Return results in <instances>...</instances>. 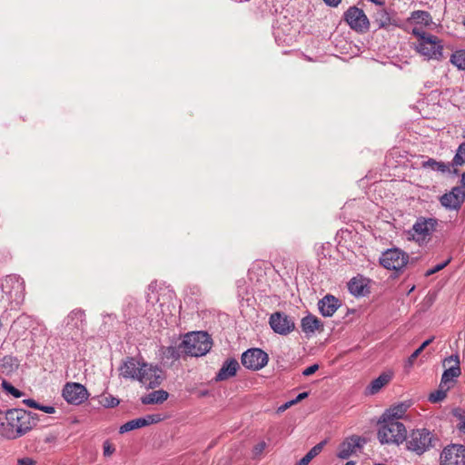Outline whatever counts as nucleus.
I'll list each match as a JSON object with an SVG mask.
<instances>
[{
  "mask_svg": "<svg viewBox=\"0 0 465 465\" xmlns=\"http://www.w3.org/2000/svg\"><path fill=\"white\" fill-rule=\"evenodd\" d=\"M24 402H25L27 406L31 407V408H34V409H36V410H38V408H39V403H38V402H36V401H35V400H33V399H27V400H25V401H24Z\"/></svg>",
  "mask_w": 465,
  "mask_h": 465,
  "instance_id": "obj_47",
  "label": "nucleus"
},
{
  "mask_svg": "<svg viewBox=\"0 0 465 465\" xmlns=\"http://www.w3.org/2000/svg\"><path fill=\"white\" fill-rule=\"evenodd\" d=\"M138 378V381L148 388H155L162 381V371L151 364L144 363Z\"/></svg>",
  "mask_w": 465,
  "mask_h": 465,
  "instance_id": "obj_17",
  "label": "nucleus"
},
{
  "mask_svg": "<svg viewBox=\"0 0 465 465\" xmlns=\"http://www.w3.org/2000/svg\"><path fill=\"white\" fill-rule=\"evenodd\" d=\"M309 395V392L305 391V392H302L300 394L297 395V397L293 400H292L293 401L294 404L302 401V400H304L305 398H307Z\"/></svg>",
  "mask_w": 465,
  "mask_h": 465,
  "instance_id": "obj_48",
  "label": "nucleus"
},
{
  "mask_svg": "<svg viewBox=\"0 0 465 465\" xmlns=\"http://www.w3.org/2000/svg\"><path fill=\"white\" fill-rule=\"evenodd\" d=\"M439 225V221L436 218L419 217L412 225L409 233L412 240L420 245L429 242L434 232H436Z\"/></svg>",
  "mask_w": 465,
  "mask_h": 465,
  "instance_id": "obj_6",
  "label": "nucleus"
},
{
  "mask_svg": "<svg viewBox=\"0 0 465 465\" xmlns=\"http://www.w3.org/2000/svg\"><path fill=\"white\" fill-rule=\"evenodd\" d=\"M143 427L158 423L163 420V417L161 414H149L144 417H141Z\"/></svg>",
  "mask_w": 465,
  "mask_h": 465,
  "instance_id": "obj_38",
  "label": "nucleus"
},
{
  "mask_svg": "<svg viewBox=\"0 0 465 465\" xmlns=\"http://www.w3.org/2000/svg\"><path fill=\"white\" fill-rule=\"evenodd\" d=\"M345 465H355L354 461H347Z\"/></svg>",
  "mask_w": 465,
  "mask_h": 465,
  "instance_id": "obj_53",
  "label": "nucleus"
},
{
  "mask_svg": "<svg viewBox=\"0 0 465 465\" xmlns=\"http://www.w3.org/2000/svg\"><path fill=\"white\" fill-rule=\"evenodd\" d=\"M10 421L12 440L18 439L31 430L38 421L37 414L23 409H12L7 411Z\"/></svg>",
  "mask_w": 465,
  "mask_h": 465,
  "instance_id": "obj_2",
  "label": "nucleus"
},
{
  "mask_svg": "<svg viewBox=\"0 0 465 465\" xmlns=\"http://www.w3.org/2000/svg\"><path fill=\"white\" fill-rule=\"evenodd\" d=\"M451 362H453V365L447 368L442 373L440 380L442 387L446 385L451 388L456 381L455 379L458 378L461 373L460 368V358L458 355H451L446 358L443 361V365L446 366L447 364H450Z\"/></svg>",
  "mask_w": 465,
  "mask_h": 465,
  "instance_id": "obj_15",
  "label": "nucleus"
},
{
  "mask_svg": "<svg viewBox=\"0 0 465 465\" xmlns=\"http://www.w3.org/2000/svg\"><path fill=\"white\" fill-rule=\"evenodd\" d=\"M212 344V339L205 331L187 333L182 341L184 354L195 357L205 355L211 350Z\"/></svg>",
  "mask_w": 465,
  "mask_h": 465,
  "instance_id": "obj_4",
  "label": "nucleus"
},
{
  "mask_svg": "<svg viewBox=\"0 0 465 465\" xmlns=\"http://www.w3.org/2000/svg\"><path fill=\"white\" fill-rule=\"evenodd\" d=\"M408 258V255L402 251L390 249L382 253L380 262L388 270L400 271L407 264Z\"/></svg>",
  "mask_w": 465,
  "mask_h": 465,
  "instance_id": "obj_10",
  "label": "nucleus"
},
{
  "mask_svg": "<svg viewBox=\"0 0 465 465\" xmlns=\"http://www.w3.org/2000/svg\"><path fill=\"white\" fill-rule=\"evenodd\" d=\"M267 444L265 441H261L259 443H257L253 449H252V454L254 457H258L260 455H262V453L263 452V450H265Z\"/></svg>",
  "mask_w": 465,
  "mask_h": 465,
  "instance_id": "obj_42",
  "label": "nucleus"
},
{
  "mask_svg": "<svg viewBox=\"0 0 465 465\" xmlns=\"http://www.w3.org/2000/svg\"><path fill=\"white\" fill-rule=\"evenodd\" d=\"M344 19L351 28L355 31L364 32L369 28L370 23L368 17L361 9L356 6H351L344 13Z\"/></svg>",
  "mask_w": 465,
  "mask_h": 465,
  "instance_id": "obj_12",
  "label": "nucleus"
},
{
  "mask_svg": "<svg viewBox=\"0 0 465 465\" xmlns=\"http://www.w3.org/2000/svg\"><path fill=\"white\" fill-rule=\"evenodd\" d=\"M142 423L143 422H142L141 418L131 420L125 422L124 424H123L119 428V432L120 433H125V432L136 430V429L143 428V424Z\"/></svg>",
  "mask_w": 465,
  "mask_h": 465,
  "instance_id": "obj_35",
  "label": "nucleus"
},
{
  "mask_svg": "<svg viewBox=\"0 0 465 465\" xmlns=\"http://www.w3.org/2000/svg\"><path fill=\"white\" fill-rule=\"evenodd\" d=\"M114 450V447L108 440L104 442V455L105 457L111 456Z\"/></svg>",
  "mask_w": 465,
  "mask_h": 465,
  "instance_id": "obj_43",
  "label": "nucleus"
},
{
  "mask_svg": "<svg viewBox=\"0 0 465 465\" xmlns=\"http://www.w3.org/2000/svg\"><path fill=\"white\" fill-rule=\"evenodd\" d=\"M450 389V388L446 385L442 387V384L440 383L439 389L430 394V401L436 403L443 401L446 398L447 392Z\"/></svg>",
  "mask_w": 465,
  "mask_h": 465,
  "instance_id": "obj_33",
  "label": "nucleus"
},
{
  "mask_svg": "<svg viewBox=\"0 0 465 465\" xmlns=\"http://www.w3.org/2000/svg\"><path fill=\"white\" fill-rule=\"evenodd\" d=\"M411 19L424 25H429L431 22L430 15L426 11L420 10L412 12Z\"/></svg>",
  "mask_w": 465,
  "mask_h": 465,
  "instance_id": "obj_36",
  "label": "nucleus"
},
{
  "mask_svg": "<svg viewBox=\"0 0 465 465\" xmlns=\"http://www.w3.org/2000/svg\"><path fill=\"white\" fill-rule=\"evenodd\" d=\"M465 163V142L460 143L453 158L452 165L459 166Z\"/></svg>",
  "mask_w": 465,
  "mask_h": 465,
  "instance_id": "obj_37",
  "label": "nucleus"
},
{
  "mask_svg": "<svg viewBox=\"0 0 465 465\" xmlns=\"http://www.w3.org/2000/svg\"><path fill=\"white\" fill-rule=\"evenodd\" d=\"M63 397L68 403L78 405L88 398V392L84 385L69 382L63 389Z\"/></svg>",
  "mask_w": 465,
  "mask_h": 465,
  "instance_id": "obj_14",
  "label": "nucleus"
},
{
  "mask_svg": "<svg viewBox=\"0 0 465 465\" xmlns=\"http://www.w3.org/2000/svg\"><path fill=\"white\" fill-rule=\"evenodd\" d=\"M1 288L10 299L18 301L23 298L25 282L20 276L12 274L3 279Z\"/></svg>",
  "mask_w": 465,
  "mask_h": 465,
  "instance_id": "obj_11",
  "label": "nucleus"
},
{
  "mask_svg": "<svg viewBox=\"0 0 465 465\" xmlns=\"http://www.w3.org/2000/svg\"><path fill=\"white\" fill-rule=\"evenodd\" d=\"M465 200V191L460 187H453L449 193L440 198V204L448 210L457 211Z\"/></svg>",
  "mask_w": 465,
  "mask_h": 465,
  "instance_id": "obj_16",
  "label": "nucleus"
},
{
  "mask_svg": "<svg viewBox=\"0 0 465 465\" xmlns=\"http://www.w3.org/2000/svg\"><path fill=\"white\" fill-rule=\"evenodd\" d=\"M406 448L408 450L420 456L435 447L438 438L428 429L412 430L406 435Z\"/></svg>",
  "mask_w": 465,
  "mask_h": 465,
  "instance_id": "obj_3",
  "label": "nucleus"
},
{
  "mask_svg": "<svg viewBox=\"0 0 465 465\" xmlns=\"http://www.w3.org/2000/svg\"><path fill=\"white\" fill-rule=\"evenodd\" d=\"M407 411V406L403 403L398 404L387 410L380 419L399 421L403 417Z\"/></svg>",
  "mask_w": 465,
  "mask_h": 465,
  "instance_id": "obj_24",
  "label": "nucleus"
},
{
  "mask_svg": "<svg viewBox=\"0 0 465 465\" xmlns=\"http://www.w3.org/2000/svg\"><path fill=\"white\" fill-rule=\"evenodd\" d=\"M292 405H294L293 401H289L285 402L284 404L281 405V406L278 408V412H283V411H285L287 409H289L290 407H292Z\"/></svg>",
  "mask_w": 465,
  "mask_h": 465,
  "instance_id": "obj_49",
  "label": "nucleus"
},
{
  "mask_svg": "<svg viewBox=\"0 0 465 465\" xmlns=\"http://www.w3.org/2000/svg\"><path fill=\"white\" fill-rule=\"evenodd\" d=\"M378 439L381 444L400 445L406 440V428L400 421L379 420Z\"/></svg>",
  "mask_w": 465,
  "mask_h": 465,
  "instance_id": "obj_5",
  "label": "nucleus"
},
{
  "mask_svg": "<svg viewBox=\"0 0 465 465\" xmlns=\"http://www.w3.org/2000/svg\"><path fill=\"white\" fill-rule=\"evenodd\" d=\"M84 323V312L80 309L73 310L63 322L61 334L68 339L74 340L80 335Z\"/></svg>",
  "mask_w": 465,
  "mask_h": 465,
  "instance_id": "obj_7",
  "label": "nucleus"
},
{
  "mask_svg": "<svg viewBox=\"0 0 465 465\" xmlns=\"http://www.w3.org/2000/svg\"><path fill=\"white\" fill-rule=\"evenodd\" d=\"M38 410H40L45 413H48V414H52V413L55 412V409L53 406H45V405L39 404Z\"/></svg>",
  "mask_w": 465,
  "mask_h": 465,
  "instance_id": "obj_46",
  "label": "nucleus"
},
{
  "mask_svg": "<svg viewBox=\"0 0 465 465\" xmlns=\"http://www.w3.org/2000/svg\"><path fill=\"white\" fill-rule=\"evenodd\" d=\"M325 443H326V441L322 440V441L319 442L318 444H316L295 465H308L314 457H316L318 454H320V452L322 450Z\"/></svg>",
  "mask_w": 465,
  "mask_h": 465,
  "instance_id": "obj_30",
  "label": "nucleus"
},
{
  "mask_svg": "<svg viewBox=\"0 0 465 465\" xmlns=\"http://www.w3.org/2000/svg\"><path fill=\"white\" fill-rule=\"evenodd\" d=\"M322 326L321 321L312 314L303 317L302 320V329L305 333H312L320 328H322Z\"/></svg>",
  "mask_w": 465,
  "mask_h": 465,
  "instance_id": "obj_25",
  "label": "nucleus"
},
{
  "mask_svg": "<svg viewBox=\"0 0 465 465\" xmlns=\"http://www.w3.org/2000/svg\"><path fill=\"white\" fill-rule=\"evenodd\" d=\"M458 430L465 434V421L462 420L457 425Z\"/></svg>",
  "mask_w": 465,
  "mask_h": 465,
  "instance_id": "obj_51",
  "label": "nucleus"
},
{
  "mask_svg": "<svg viewBox=\"0 0 465 465\" xmlns=\"http://www.w3.org/2000/svg\"><path fill=\"white\" fill-rule=\"evenodd\" d=\"M364 443L365 440L361 437L352 436L348 438L341 443L337 456L342 460L348 459L350 456L359 451Z\"/></svg>",
  "mask_w": 465,
  "mask_h": 465,
  "instance_id": "obj_18",
  "label": "nucleus"
},
{
  "mask_svg": "<svg viewBox=\"0 0 465 465\" xmlns=\"http://www.w3.org/2000/svg\"><path fill=\"white\" fill-rule=\"evenodd\" d=\"M16 465H36V462L32 458L23 457L17 460Z\"/></svg>",
  "mask_w": 465,
  "mask_h": 465,
  "instance_id": "obj_44",
  "label": "nucleus"
},
{
  "mask_svg": "<svg viewBox=\"0 0 465 465\" xmlns=\"http://www.w3.org/2000/svg\"><path fill=\"white\" fill-rule=\"evenodd\" d=\"M440 465H465V446L450 444L446 446L440 456Z\"/></svg>",
  "mask_w": 465,
  "mask_h": 465,
  "instance_id": "obj_9",
  "label": "nucleus"
},
{
  "mask_svg": "<svg viewBox=\"0 0 465 465\" xmlns=\"http://www.w3.org/2000/svg\"><path fill=\"white\" fill-rule=\"evenodd\" d=\"M269 323L272 331L280 335H287L295 328L292 319L280 312L271 314Z\"/></svg>",
  "mask_w": 465,
  "mask_h": 465,
  "instance_id": "obj_13",
  "label": "nucleus"
},
{
  "mask_svg": "<svg viewBox=\"0 0 465 465\" xmlns=\"http://www.w3.org/2000/svg\"><path fill=\"white\" fill-rule=\"evenodd\" d=\"M450 62L459 69L465 70V49L458 50L452 54Z\"/></svg>",
  "mask_w": 465,
  "mask_h": 465,
  "instance_id": "obj_34",
  "label": "nucleus"
},
{
  "mask_svg": "<svg viewBox=\"0 0 465 465\" xmlns=\"http://www.w3.org/2000/svg\"><path fill=\"white\" fill-rule=\"evenodd\" d=\"M183 353H184V351L182 347V342L178 346H167L162 347L161 349L162 358L167 361H176Z\"/></svg>",
  "mask_w": 465,
  "mask_h": 465,
  "instance_id": "obj_27",
  "label": "nucleus"
},
{
  "mask_svg": "<svg viewBox=\"0 0 465 465\" xmlns=\"http://www.w3.org/2000/svg\"><path fill=\"white\" fill-rule=\"evenodd\" d=\"M392 379V372H383L378 378L374 379L367 388L368 393L376 394L381 388L387 385Z\"/></svg>",
  "mask_w": 465,
  "mask_h": 465,
  "instance_id": "obj_23",
  "label": "nucleus"
},
{
  "mask_svg": "<svg viewBox=\"0 0 465 465\" xmlns=\"http://www.w3.org/2000/svg\"><path fill=\"white\" fill-rule=\"evenodd\" d=\"M422 167L430 168L433 171L440 172L441 173H445L450 172V166L443 162H437L434 159H428L427 161L422 162Z\"/></svg>",
  "mask_w": 465,
  "mask_h": 465,
  "instance_id": "obj_31",
  "label": "nucleus"
},
{
  "mask_svg": "<svg viewBox=\"0 0 465 465\" xmlns=\"http://www.w3.org/2000/svg\"><path fill=\"white\" fill-rule=\"evenodd\" d=\"M341 306V302L333 295L327 294L318 302L321 314L324 317H331Z\"/></svg>",
  "mask_w": 465,
  "mask_h": 465,
  "instance_id": "obj_20",
  "label": "nucleus"
},
{
  "mask_svg": "<svg viewBox=\"0 0 465 465\" xmlns=\"http://www.w3.org/2000/svg\"><path fill=\"white\" fill-rule=\"evenodd\" d=\"M365 284L361 279L353 278L348 283L350 292L355 296L364 294Z\"/></svg>",
  "mask_w": 465,
  "mask_h": 465,
  "instance_id": "obj_32",
  "label": "nucleus"
},
{
  "mask_svg": "<svg viewBox=\"0 0 465 465\" xmlns=\"http://www.w3.org/2000/svg\"><path fill=\"white\" fill-rule=\"evenodd\" d=\"M268 354L258 348L248 349L242 355V364L249 370L258 371L267 365Z\"/></svg>",
  "mask_w": 465,
  "mask_h": 465,
  "instance_id": "obj_8",
  "label": "nucleus"
},
{
  "mask_svg": "<svg viewBox=\"0 0 465 465\" xmlns=\"http://www.w3.org/2000/svg\"><path fill=\"white\" fill-rule=\"evenodd\" d=\"M323 1L326 5L335 7L341 3V0H323Z\"/></svg>",
  "mask_w": 465,
  "mask_h": 465,
  "instance_id": "obj_50",
  "label": "nucleus"
},
{
  "mask_svg": "<svg viewBox=\"0 0 465 465\" xmlns=\"http://www.w3.org/2000/svg\"><path fill=\"white\" fill-rule=\"evenodd\" d=\"M319 370L318 364H312L306 369L303 370L302 375L304 376H310L312 375L314 372H316Z\"/></svg>",
  "mask_w": 465,
  "mask_h": 465,
  "instance_id": "obj_45",
  "label": "nucleus"
},
{
  "mask_svg": "<svg viewBox=\"0 0 465 465\" xmlns=\"http://www.w3.org/2000/svg\"><path fill=\"white\" fill-rule=\"evenodd\" d=\"M451 261V258H449L447 259L445 262H441V263H439L437 265H435L434 267L429 269L426 272H425V276H430L440 271H441L442 269H444Z\"/></svg>",
  "mask_w": 465,
  "mask_h": 465,
  "instance_id": "obj_41",
  "label": "nucleus"
},
{
  "mask_svg": "<svg viewBox=\"0 0 465 465\" xmlns=\"http://www.w3.org/2000/svg\"><path fill=\"white\" fill-rule=\"evenodd\" d=\"M120 401L112 396V395H105L102 397L101 403L105 408H113L119 404Z\"/></svg>",
  "mask_w": 465,
  "mask_h": 465,
  "instance_id": "obj_40",
  "label": "nucleus"
},
{
  "mask_svg": "<svg viewBox=\"0 0 465 465\" xmlns=\"http://www.w3.org/2000/svg\"><path fill=\"white\" fill-rule=\"evenodd\" d=\"M2 387L7 393L11 394L15 398H20L23 395V393L18 389L15 388L6 381H2Z\"/></svg>",
  "mask_w": 465,
  "mask_h": 465,
  "instance_id": "obj_39",
  "label": "nucleus"
},
{
  "mask_svg": "<svg viewBox=\"0 0 465 465\" xmlns=\"http://www.w3.org/2000/svg\"><path fill=\"white\" fill-rule=\"evenodd\" d=\"M412 34L417 37L415 50L427 60H440L443 45L438 36L427 33L420 27H414Z\"/></svg>",
  "mask_w": 465,
  "mask_h": 465,
  "instance_id": "obj_1",
  "label": "nucleus"
},
{
  "mask_svg": "<svg viewBox=\"0 0 465 465\" xmlns=\"http://www.w3.org/2000/svg\"><path fill=\"white\" fill-rule=\"evenodd\" d=\"M10 421L7 411H0V435L5 439L12 440Z\"/></svg>",
  "mask_w": 465,
  "mask_h": 465,
  "instance_id": "obj_29",
  "label": "nucleus"
},
{
  "mask_svg": "<svg viewBox=\"0 0 465 465\" xmlns=\"http://www.w3.org/2000/svg\"><path fill=\"white\" fill-rule=\"evenodd\" d=\"M145 362H141L133 357L126 358L119 368L120 375L124 379L138 381L140 372Z\"/></svg>",
  "mask_w": 465,
  "mask_h": 465,
  "instance_id": "obj_19",
  "label": "nucleus"
},
{
  "mask_svg": "<svg viewBox=\"0 0 465 465\" xmlns=\"http://www.w3.org/2000/svg\"><path fill=\"white\" fill-rule=\"evenodd\" d=\"M461 188L465 191V172L461 175Z\"/></svg>",
  "mask_w": 465,
  "mask_h": 465,
  "instance_id": "obj_52",
  "label": "nucleus"
},
{
  "mask_svg": "<svg viewBox=\"0 0 465 465\" xmlns=\"http://www.w3.org/2000/svg\"><path fill=\"white\" fill-rule=\"evenodd\" d=\"M434 340V337H431L426 341H424L420 346L416 349L411 354V356L407 359V361H405V364H404V368L406 370H410L412 368L416 359L419 357V355L424 351V349L429 346Z\"/></svg>",
  "mask_w": 465,
  "mask_h": 465,
  "instance_id": "obj_28",
  "label": "nucleus"
},
{
  "mask_svg": "<svg viewBox=\"0 0 465 465\" xmlns=\"http://www.w3.org/2000/svg\"><path fill=\"white\" fill-rule=\"evenodd\" d=\"M374 15V23L378 25L379 28L389 30L391 26L398 25L397 23L391 18V15L382 6H379Z\"/></svg>",
  "mask_w": 465,
  "mask_h": 465,
  "instance_id": "obj_22",
  "label": "nucleus"
},
{
  "mask_svg": "<svg viewBox=\"0 0 465 465\" xmlns=\"http://www.w3.org/2000/svg\"><path fill=\"white\" fill-rule=\"evenodd\" d=\"M169 394L167 391L163 390L154 391L143 397H142L141 401L143 404H158L163 403L168 398Z\"/></svg>",
  "mask_w": 465,
  "mask_h": 465,
  "instance_id": "obj_26",
  "label": "nucleus"
},
{
  "mask_svg": "<svg viewBox=\"0 0 465 465\" xmlns=\"http://www.w3.org/2000/svg\"><path fill=\"white\" fill-rule=\"evenodd\" d=\"M239 368V363L235 359H227L218 373L216 374V381H224L231 377H233Z\"/></svg>",
  "mask_w": 465,
  "mask_h": 465,
  "instance_id": "obj_21",
  "label": "nucleus"
}]
</instances>
